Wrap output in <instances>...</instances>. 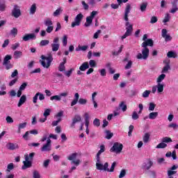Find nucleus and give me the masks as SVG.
<instances>
[{
    "instance_id": "obj_1",
    "label": "nucleus",
    "mask_w": 178,
    "mask_h": 178,
    "mask_svg": "<svg viewBox=\"0 0 178 178\" xmlns=\"http://www.w3.org/2000/svg\"><path fill=\"white\" fill-rule=\"evenodd\" d=\"M131 9V6L130 4L127 3L126 8H125V12H124V19L127 22L125 24L126 26V33L131 35V33H133V25L129 22V13H130V10Z\"/></svg>"
},
{
    "instance_id": "obj_51",
    "label": "nucleus",
    "mask_w": 178,
    "mask_h": 178,
    "mask_svg": "<svg viewBox=\"0 0 178 178\" xmlns=\"http://www.w3.org/2000/svg\"><path fill=\"white\" fill-rule=\"evenodd\" d=\"M19 47H20V43H14L11 45V49H13V51H16L17 48H19Z\"/></svg>"
},
{
    "instance_id": "obj_5",
    "label": "nucleus",
    "mask_w": 178,
    "mask_h": 178,
    "mask_svg": "<svg viewBox=\"0 0 178 178\" xmlns=\"http://www.w3.org/2000/svg\"><path fill=\"white\" fill-rule=\"evenodd\" d=\"M97 15H98V11L93 10L91 12L90 15L86 17V22L84 24L85 27H90L92 24V20Z\"/></svg>"
},
{
    "instance_id": "obj_30",
    "label": "nucleus",
    "mask_w": 178,
    "mask_h": 178,
    "mask_svg": "<svg viewBox=\"0 0 178 178\" xmlns=\"http://www.w3.org/2000/svg\"><path fill=\"white\" fill-rule=\"evenodd\" d=\"M88 49V45H79L77 47V48L75 49V51H76V52H79V51H86Z\"/></svg>"
},
{
    "instance_id": "obj_47",
    "label": "nucleus",
    "mask_w": 178,
    "mask_h": 178,
    "mask_svg": "<svg viewBox=\"0 0 178 178\" xmlns=\"http://www.w3.org/2000/svg\"><path fill=\"white\" fill-rule=\"evenodd\" d=\"M15 168V165H13V163H9L8 165H7V170H6V172H10V170H13V169Z\"/></svg>"
},
{
    "instance_id": "obj_49",
    "label": "nucleus",
    "mask_w": 178,
    "mask_h": 178,
    "mask_svg": "<svg viewBox=\"0 0 178 178\" xmlns=\"http://www.w3.org/2000/svg\"><path fill=\"white\" fill-rule=\"evenodd\" d=\"M150 94H151V90H145V92H143L142 97L143 98H148Z\"/></svg>"
},
{
    "instance_id": "obj_18",
    "label": "nucleus",
    "mask_w": 178,
    "mask_h": 178,
    "mask_svg": "<svg viewBox=\"0 0 178 178\" xmlns=\"http://www.w3.org/2000/svg\"><path fill=\"white\" fill-rule=\"evenodd\" d=\"M154 46V41L152 39H147L145 42L142 43V47H145L147 48V47H153Z\"/></svg>"
},
{
    "instance_id": "obj_25",
    "label": "nucleus",
    "mask_w": 178,
    "mask_h": 178,
    "mask_svg": "<svg viewBox=\"0 0 178 178\" xmlns=\"http://www.w3.org/2000/svg\"><path fill=\"white\" fill-rule=\"evenodd\" d=\"M80 95L76 92L74 94V99L71 102V106H74V105L77 104V102H79V98Z\"/></svg>"
},
{
    "instance_id": "obj_53",
    "label": "nucleus",
    "mask_w": 178,
    "mask_h": 178,
    "mask_svg": "<svg viewBox=\"0 0 178 178\" xmlns=\"http://www.w3.org/2000/svg\"><path fill=\"white\" fill-rule=\"evenodd\" d=\"M99 72L100 73V76L102 77H105L106 76V70H105V68L99 70Z\"/></svg>"
},
{
    "instance_id": "obj_64",
    "label": "nucleus",
    "mask_w": 178,
    "mask_h": 178,
    "mask_svg": "<svg viewBox=\"0 0 178 178\" xmlns=\"http://www.w3.org/2000/svg\"><path fill=\"white\" fill-rule=\"evenodd\" d=\"M126 176V170H122L120 175H119V178H123Z\"/></svg>"
},
{
    "instance_id": "obj_29",
    "label": "nucleus",
    "mask_w": 178,
    "mask_h": 178,
    "mask_svg": "<svg viewBox=\"0 0 178 178\" xmlns=\"http://www.w3.org/2000/svg\"><path fill=\"white\" fill-rule=\"evenodd\" d=\"M149 119H150L151 120H154L156 118H158V112H152L149 113L148 115Z\"/></svg>"
},
{
    "instance_id": "obj_28",
    "label": "nucleus",
    "mask_w": 178,
    "mask_h": 178,
    "mask_svg": "<svg viewBox=\"0 0 178 178\" xmlns=\"http://www.w3.org/2000/svg\"><path fill=\"white\" fill-rule=\"evenodd\" d=\"M51 51L53 52H57V51H59V47H60V44L51 43Z\"/></svg>"
},
{
    "instance_id": "obj_56",
    "label": "nucleus",
    "mask_w": 178,
    "mask_h": 178,
    "mask_svg": "<svg viewBox=\"0 0 178 178\" xmlns=\"http://www.w3.org/2000/svg\"><path fill=\"white\" fill-rule=\"evenodd\" d=\"M83 118L85 119V122H90V113H85L83 115Z\"/></svg>"
},
{
    "instance_id": "obj_15",
    "label": "nucleus",
    "mask_w": 178,
    "mask_h": 178,
    "mask_svg": "<svg viewBox=\"0 0 178 178\" xmlns=\"http://www.w3.org/2000/svg\"><path fill=\"white\" fill-rule=\"evenodd\" d=\"M37 38V35L35 33H27L23 38V41H30V40H35Z\"/></svg>"
},
{
    "instance_id": "obj_44",
    "label": "nucleus",
    "mask_w": 178,
    "mask_h": 178,
    "mask_svg": "<svg viewBox=\"0 0 178 178\" xmlns=\"http://www.w3.org/2000/svg\"><path fill=\"white\" fill-rule=\"evenodd\" d=\"M62 42H63V47H66V45H67V35H64L62 39Z\"/></svg>"
},
{
    "instance_id": "obj_50",
    "label": "nucleus",
    "mask_w": 178,
    "mask_h": 178,
    "mask_svg": "<svg viewBox=\"0 0 178 178\" xmlns=\"http://www.w3.org/2000/svg\"><path fill=\"white\" fill-rule=\"evenodd\" d=\"M93 124L96 127H99V126L101 125V122L99 121V119L95 118L93 121Z\"/></svg>"
},
{
    "instance_id": "obj_21",
    "label": "nucleus",
    "mask_w": 178,
    "mask_h": 178,
    "mask_svg": "<svg viewBox=\"0 0 178 178\" xmlns=\"http://www.w3.org/2000/svg\"><path fill=\"white\" fill-rule=\"evenodd\" d=\"M90 68V65L88 64V62H84L80 67H79V70L81 72H86L87 69Z\"/></svg>"
},
{
    "instance_id": "obj_10",
    "label": "nucleus",
    "mask_w": 178,
    "mask_h": 178,
    "mask_svg": "<svg viewBox=\"0 0 178 178\" xmlns=\"http://www.w3.org/2000/svg\"><path fill=\"white\" fill-rule=\"evenodd\" d=\"M12 15L15 19L20 17L22 15V12L20 11V7L17 5H14V7L12 10Z\"/></svg>"
},
{
    "instance_id": "obj_60",
    "label": "nucleus",
    "mask_w": 178,
    "mask_h": 178,
    "mask_svg": "<svg viewBox=\"0 0 178 178\" xmlns=\"http://www.w3.org/2000/svg\"><path fill=\"white\" fill-rule=\"evenodd\" d=\"M49 44V40H43L40 42L41 47H45V45H48Z\"/></svg>"
},
{
    "instance_id": "obj_59",
    "label": "nucleus",
    "mask_w": 178,
    "mask_h": 178,
    "mask_svg": "<svg viewBox=\"0 0 178 178\" xmlns=\"http://www.w3.org/2000/svg\"><path fill=\"white\" fill-rule=\"evenodd\" d=\"M89 65L90 67H97V63L94 60H90L89 61Z\"/></svg>"
},
{
    "instance_id": "obj_26",
    "label": "nucleus",
    "mask_w": 178,
    "mask_h": 178,
    "mask_svg": "<svg viewBox=\"0 0 178 178\" xmlns=\"http://www.w3.org/2000/svg\"><path fill=\"white\" fill-rule=\"evenodd\" d=\"M103 152H105V145H100V149L96 155V159H101V154H102Z\"/></svg>"
},
{
    "instance_id": "obj_39",
    "label": "nucleus",
    "mask_w": 178,
    "mask_h": 178,
    "mask_svg": "<svg viewBox=\"0 0 178 178\" xmlns=\"http://www.w3.org/2000/svg\"><path fill=\"white\" fill-rule=\"evenodd\" d=\"M167 147L168 145L166 143H164V142H161L156 146V148H157V149H159L161 148H166Z\"/></svg>"
},
{
    "instance_id": "obj_7",
    "label": "nucleus",
    "mask_w": 178,
    "mask_h": 178,
    "mask_svg": "<svg viewBox=\"0 0 178 178\" xmlns=\"http://www.w3.org/2000/svg\"><path fill=\"white\" fill-rule=\"evenodd\" d=\"M84 17V15H83V14L79 13L78 14L74 19V22H72V23L71 24V27L74 28L76 26H80V24H81V20H83V18Z\"/></svg>"
},
{
    "instance_id": "obj_13",
    "label": "nucleus",
    "mask_w": 178,
    "mask_h": 178,
    "mask_svg": "<svg viewBox=\"0 0 178 178\" xmlns=\"http://www.w3.org/2000/svg\"><path fill=\"white\" fill-rule=\"evenodd\" d=\"M51 139L48 138L47 140V143L44 144L40 149V151L42 152H47L48 151H51Z\"/></svg>"
},
{
    "instance_id": "obj_3",
    "label": "nucleus",
    "mask_w": 178,
    "mask_h": 178,
    "mask_svg": "<svg viewBox=\"0 0 178 178\" xmlns=\"http://www.w3.org/2000/svg\"><path fill=\"white\" fill-rule=\"evenodd\" d=\"M142 54L138 53L136 58L137 59H144V60H146V59H148V56H149V49L145 47H142Z\"/></svg>"
},
{
    "instance_id": "obj_43",
    "label": "nucleus",
    "mask_w": 178,
    "mask_h": 178,
    "mask_svg": "<svg viewBox=\"0 0 178 178\" xmlns=\"http://www.w3.org/2000/svg\"><path fill=\"white\" fill-rule=\"evenodd\" d=\"M178 10L177 5L173 4L172 8L170 10V13H176Z\"/></svg>"
},
{
    "instance_id": "obj_4",
    "label": "nucleus",
    "mask_w": 178,
    "mask_h": 178,
    "mask_svg": "<svg viewBox=\"0 0 178 178\" xmlns=\"http://www.w3.org/2000/svg\"><path fill=\"white\" fill-rule=\"evenodd\" d=\"M108 167L109 164L108 163H105L104 165H103L101 162V159H96V169H97V170L108 172Z\"/></svg>"
},
{
    "instance_id": "obj_37",
    "label": "nucleus",
    "mask_w": 178,
    "mask_h": 178,
    "mask_svg": "<svg viewBox=\"0 0 178 178\" xmlns=\"http://www.w3.org/2000/svg\"><path fill=\"white\" fill-rule=\"evenodd\" d=\"M105 134H106V138H107V140H111V138L113 137V134L111 132V131L109 130H106Z\"/></svg>"
},
{
    "instance_id": "obj_32",
    "label": "nucleus",
    "mask_w": 178,
    "mask_h": 178,
    "mask_svg": "<svg viewBox=\"0 0 178 178\" xmlns=\"http://www.w3.org/2000/svg\"><path fill=\"white\" fill-rule=\"evenodd\" d=\"M37 12V4L33 3L30 8V15H34Z\"/></svg>"
},
{
    "instance_id": "obj_22",
    "label": "nucleus",
    "mask_w": 178,
    "mask_h": 178,
    "mask_svg": "<svg viewBox=\"0 0 178 178\" xmlns=\"http://www.w3.org/2000/svg\"><path fill=\"white\" fill-rule=\"evenodd\" d=\"M23 56V52L20 51H15L13 53L14 59H20Z\"/></svg>"
},
{
    "instance_id": "obj_24",
    "label": "nucleus",
    "mask_w": 178,
    "mask_h": 178,
    "mask_svg": "<svg viewBox=\"0 0 178 178\" xmlns=\"http://www.w3.org/2000/svg\"><path fill=\"white\" fill-rule=\"evenodd\" d=\"M34 155H35V154L34 152L30 153L29 155L25 154L24 155L25 161H29L30 162H32V161L34 158Z\"/></svg>"
},
{
    "instance_id": "obj_58",
    "label": "nucleus",
    "mask_w": 178,
    "mask_h": 178,
    "mask_svg": "<svg viewBox=\"0 0 178 178\" xmlns=\"http://www.w3.org/2000/svg\"><path fill=\"white\" fill-rule=\"evenodd\" d=\"M133 65V61L129 60L127 64L125 65V69L127 70L129 69H131V66Z\"/></svg>"
},
{
    "instance_id": "obj_9",
    "label": "nucleus",
    "mask_w": 178,
    "mask_h": 178,
    "mask_svg": "<svg viewBox=\"0 0 178 178\" xmlns=\"http://www.w3.org/2000/svg\"><path fill=\"white\" fill-rule=\"evenodd\" d=\"M163 83H157V85L154 86L152 88V94H155L156 91L159 94H161V92H163Z\"/></svg>"
},
{
    "instance_id": "obj_23",
    "label": "nucleus",
    "mask_w": 178,
    "mask_h": 178,
    "mask_svg": "<svg viewBox=\"0 0 178 178\" xmlns=\"http://www.w3.org/2000/svg\"><path fill=\"white\" fill-rule=\"evenodd\" d=\"M24 165L22 167V169L23 170H25V169H29V168H31V161H29L27 160H25L23 161Z\"/></svg>"
},
{
    "instance_id": "obj_34",
    "label": "nucleus",
    "mask_w": 178,
    "mask_h": 178,
    "mask_svg": "<svg viewBox=\"0 0 178 178\" xmlns=\"http://www.w3.org/2000/svg\"><path fill=\"white\" fill-rule=\"evenodd\" d=\"M168 129H172L173 130H177L178 129V124L175 122H171L168 126Z\"/></svg>"
},
{
    "instance_id": "obj_31",
    "label": "nucleus",
    "mask_w": 178,
    "mask_h": 178,
    "mask_svg": "<svg viewBox=\"0 0 178 178\" xmlns=\"http://www.w3.org/2000/svg\"><path fill=\"white\" fill-rule=\"evenodd\" d=\"M0 95H6V86L5 84L0 86Z\"/></svg>"
},
{
    "instance_id": "obj_52",
    "label": "nucleus",
    "mask_w": 178,
    "mask_h": 178,
    "mask_svg": "<svg viewBox=\"0 0 178 178\" xmlns=\"http://www.w3.org/2000/svg\"><path fill=\"white\" fill-rule=\"evenodd\" d=\"M116 166V161H114L112 165H111V169H109L108 167H107V172H113L115 170V168Z\"/></svg>"
},
{
    "instance_id": "obj_33",
    "label": "nucleus",
    "mask_w": 178,
    "mask_h": 178,
    "mask_svg": "<svg viewBox=\"0 0 178 178\" xmlns=\"http://www.w3.org/2000/svg\"><path fill=\"white\" fill-rule=\"evenodd\" d=\"M119 108H120V109H122V112H126V111H127V105H126V104H124V102H122L119 104Z\"/></svg>"
},
{
    "instance_id": "obj_55",
    "label": "nucleus",
    "mask_w": 178,
    "mask_h": 178,
    "mask_svg": "<svg viewBox=\"0 0 178 178\" xmlns=\"http://www.w3.org/2000/svg\"><path fill=\"white\" fill-rule=\"evenodd\" d=\"M74 71V69L71 68V69H70L68 71H67V72H65V75L67 77H69L70 76H72V73H73Z\"/></svg>"
},
{
    "instance_id": "obj_46",
    "label": "nucleus",
    "mask_w": 178,
    "mask_h": 178,
    "mask_svg": "<svg viewBox=\"0 0 178 178\" xmlns=\"http://www.w3.org/2000/svg\"><path fill=\"white\" fill-rule=\"evenodd\" d=\"M101 33H102V31L100 29L97 30V32L93 35L94 40H98V37H99V34H101Z\"/></svg>"
},
{
    "instance_id": "obj_61",
    "label": "nucleus",
    "mask_w": 178,
    "mask_h": 178,
    "mask_svg": "<svg viewBox=\"0 0 178 178\" xmlns=\"http://www.w3.org/2000/svg\"><path fill=\"white\" fill-rule=\"evenodd\" d=\"M158 22V17L153 16L150 19V23L151 24H154V23H156Z\"/></svg>"
},
{
    "instance_id": "obj_45",
    "label": "nucleus",
    "mask_w": 178,
    "mask_h": 178,
    "mask_svg": "<svg viewBox=\"0 0 178 178\" xmlns=\"http://www.w3.org/2000/svg\"><path fill=\"white\" fill-rule=\"evenodd\" d=\"M161 141L165 144V143H172V138L170 137H164L162 138Z\"/></svg>"
},
{
    "instance_id": "obj_2",
    "label": "nucleus",
    "mask_w": 178,
    "mask_h": 178,
    "mask_svg": "<svg viewBox=\"0 0 178 178\" xmlns=\"http://www.w3.org/2000/svg\"><path fill=\"white\" fill-rule=\"evenodd\" d=\"M41 59L40 60L42 66H43L44 68L48 69L49 66H51V63H52V60L54 58H52V56H49L48 57L42 55L41 56Z\"/></svg>"
},
{
    "instance_id": "obj_17",
    "label": "nucleus",
    "mask_w": 178,
    "mask_h": 178,
    "mask_svg": "<svg viewBox=\"0 0 178 178\" xmlns=\"http://www.w3.org/2000/svg\"><path fill=\"white\" fill-rule=\"evenodd\" d=\"M79 122H81V115H76L72 120L71 127H74V126L76 125V123H79Z\"/></svg>"
},
{
    "instance_id": "obj_35",
    "label": "nucleus",
    "mask_w": 178,
    "mask_h": 178,
    "mask_svg": "<svg viewBox=\"0 0 178 178\" xmlns=\"http://www.w3.org/2000/svg\"><path fill=\"white\" fill-rule=\"evenodd\" d=\"M165 77H166V74H161L157 78L156 82H157L158 83H162V81H163V80H165Z\"/></svg>"
},
{
    "instance_id": "obj_6",
    "label": "nucleus",
    "mask_w": 178,
    "mask_h": 178,
    "mask_svg": "<svg viewBox=\"0 0 178 178\" xmlns=\"http://www.w3.org/2000/svg\"><path fill=\"white\" fill-rule=\"evenodd\" d=\"M44 26H46V27H47L46 29V31L49 34H51V33H52V31H54V22H52V20L50 19V18H47L44 21Z\"/></svg>"
},
{
    "instance_id": "obj_12",
    "label": "nucleus",
    "mask_w": 178,
    "mask_h": 178,
    "mask_svg": "<svg viewBox=\"0 0 178 178\" xmlns=\"http://www.w3.org/2000/svg\"><path fill=\"white\" fill-rule=\"evenodd\" d=\"M68 93L63 92L59 94V95H54L50 97V101H62V97H67Z\"/></svg>"
},
{
    "instance_id": "obj_14",
    "label": "nucleus",
    "mask_w": 178,
    "mask_h": 178,
    "mask_svg": "<svg viewBox=\"0 0 178 178\" xmlns=\"http://www.w3.org/2000/svg\"><path fill=\"white\" fill-rule=\"evenodd\" d=\"M163 63H165V65L163 67L161 73H168V72L170 70V60H169V59H166L163 61Z\"/></svg>"
},
{
    "instance_id": "obj_57",
    "label": "nucleus",
    "mask_w": 178,
    "mask_h": 178,
    "mask_svg": "<svg viewBox=\"0 0 178 178\" xmlns=\"http://www.w3.org/2000/svg\"><path fill=\"white\" fill-rule=\"evenodd\" d=\"M49 115H51V109L47 108L44 111L43 115L44 116V118H48V116H49Z\"/></svg>"
},
{
    "instance_id": "obj_20",
    "label": "nucleus",
    "mask_w": 178,
    "mask_h": 178,
    "mask_svg": "<svg viewBox=\"0 0 178 178\" xmlns=\"http://www.w3.org/2000/svg\"><path fill=\"white\" fill-rule=\"evenodd\" d=\"M66 57L63 58V61L60 63L59 67H58V70L59 72H65L66 70V67L65 65L66 64Z\"/></svg>"
},
{
    "instance_id": "obj_8",
    "label": "nucleus",
    "mask_w": 178,
    "mask_h": 178,
    "mask_svg": "<svg viewBox=\"0 0 178 178\" xmlns=\"http://www.w3.org/2000/svg\"><path fill=\"white\" fill-rule=\"evenodd\" d=\"M123 149V145L119 143H115L113 146L111 148V152H115V154H120Z\"/></svg>"
},
{
    "instance_id": "obj_62",
    "label": "nucleus",
    "mask_w": 178,
    "mask_h": 178,
    "mask_svg": "<svg viewBox=\"0 0 178 178\" xmlns=\"http://www.w3.org/2000/svg\"><path fill=\"white\" fill-rule=\"evenodd\" d=\"M138 118H140L138 114L136 111H134L133 113H132L133 120H137V119H138Z\"/></svg>"
},
{
    "instance_id": "obj_48",
    "label": "nucleus",
    "mask_w": 178,
    "mask_h": 178,
    "mask_svg": "<svg viewBox=\"0 0 178 178\" xmlns=\"http://www.w3.org/2000/svg\"><path fill=\"white\" fill-rule=\"evenodd\" d=\"M10 34L13 35V37H16V35H17V29L13 28V29L10 30Z\"/></svg>"
},
{
    "instance_id": "obj_40",
    "label": "nucleus",
    "mask_w": 178,
    "mask_h": 178,
    "mask_svg": "<svg viewBox=\"0 0 178 178\" xmlns=\"http://www.w3.org/2000/svg\"><path fill=\"white\" fill-rule=\"evenodd\" d=\"M167 56L168 58H177V54L175 51H168Z\"/></svg>"
},
{
    "instance_id": "obj_63",
    "label": "nucleus",
    "mask_w": 178,
    "mask_h": 178,
    "mask_svg": "<svg viewBox=\"0 0 178 178\" xmlns=\"http://www.w3.org/2000/svg\"><path fill=\"white\" fill-rule=\"evenodd\" d=\"M40 172L37 170L33 171V178H40Z\"/></svg>"
},
{
    "instance_id": "obj_27",
    "label": "nucleus",
    "mask_w": 178,
    "mask_h": 178,
    "mask_svg": "<svg viewBox=\"0 0 178 178\" xmlns=\"http://www.w3.org/2000/svg\"><path fill=\"white\" fill-rule=\"evenodd\" d=\"M150 137L151 134L149 133H145L143 137V143H145V144L149 143Z\"/></svg>"
},
{
    "instance_id": "obj_54",
    "label": "nucleus",
    "mask_w": 178,
    "mask_h": 178,
    "mask_svg": "<svg viewBox=\"0 0 178 178\" xmlns=\"http://www.w3.org/2000/svg\"><path fill=\"white\" fill-rule=\"evenodd\" d=\"M155 106H156L153 102L149 104V111H155Z\"/></svg>"
},
{
    "instance_id": "obj_19",
    "label": "nucleus",
    "mask_w": 178,
    "mask_h": 178,
    "mask_svg": "<svg viewBox=\"0 0 178 178\" xmlns=\"http://www.w3.org/2000/svg\"><path fill=\"white\" fill-rule=\"evenodd\" d=\"M26 101H27V97L26 96V95H22V97L19 98L17 104L18 108H20L22 105H24Z\"/></svg>"
},
{
    "instance_id": "obj_42",
    "label": "nucleus",
    "mask_w": 178,
    "mask_h": 178,
    "mask_svg": "<svg viewBox=\"0 0 178 178\" xmlns=\"http://www.w3.org/2000/svg\"><path fill=\"white\" fill-rule=\"evenodd\" d=\"M147 6H148V3H147V2L143 3L140 5L141 12H145V10H147Z\"/></svg>"
},
{
    "instance_id": "obj_38",
    "label": "nucleus",
    "mask_w": 178,
    "mask_h": 178,
    "mask_svg": "<svg viewBox=\"0 0 178 178\" xmlns=\"http://www.w3.org/2000/svg\"><path fill=\"white\" fill-rule=\"evenodd\" d=\"M168 22H170V14L165 13L164 19H163V23H168Z\"/></svg>"
},
{
    "instance_id": "obj_16",
    "label": "nucleus",
    "mask_w": 178,
    "mask_h": 178,
    "mask_svg": "<svg viewBox=\"0 0 178 178\" xmlns=\"http://www.w3.org/2000/svg\"><path fill=\"white\" fill-rule=\"evenodd\" d=\"M6 148L10 151H15V149H19V145L17 143H8L6 145Z\"/></svg>"
},
{
    "instance_id": "obj_36",
    "label": "nucleus",
    "mask_w": 178,
    "mask_h": 178,
    "mask_svg": "<svg viewBox=\"0 0 178 178\" xmlns=\"http://www.w3.org/2000/svg\"><path fill=\"white\" fill-rule=\"evenodd\" d=\"M10 59H12V56L10 55H6L4 58L3 65L10 63Z\"/></svg>"
},
{
    "instance_id": "obj_41",
    "label": "nucleus",
    "mask_w": 178,
    "mask_h": 178,
    "mask_svg": "<svg viewBox=\"0 0 178 178\" xmlns=\"http://www.w3.org/2000/svg\"><path fill=\"white\" fill-rule=\"evenodd\" d=\"M78 102L79 105H86L88 100L87 99L80 98L79 99H78Z\"/></svg>"
},
{
    "instance_id": "obj_11",
    "label": "nucleus",
    "mask_w": 178,
    "mask_h": 178,
    "mask_svg": "<svg viewBox=\"0 0 178 178\" xmlns=\"http://www.w3.org/2000/svg\"><path fill=\"white\" fill-rule=\"evenodd\" d=\"M154 162H152V160H151V159H148L143 163L142 169H143V170H149L150 168H152Z\"/></svg>"
}]
</instances>
